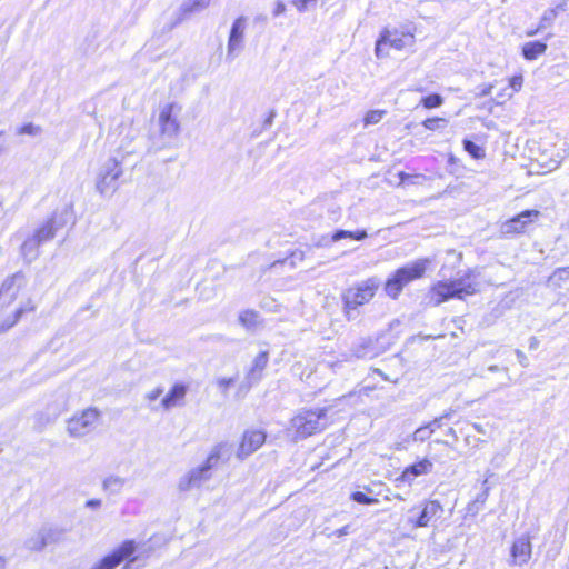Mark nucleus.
I'll return each mask as SVG.
<instances>
[{
    "label": "nucleus",
    "mask_w": 569,
    "mask_h": 569,
    "mask_svg": "<svg viewBox=\"0 0 569 569\" xmlns=\"http://www.w3.org/2000/svg\"><path fill=\"white\" fill-rule=\"evenodd\" d=\"M476 271L471 270L455 280L438 281L429 291V302L433 306H439L452 298L463 299L466 296L475 295L479 291V283L476 281Z\"/></svg>",
    "instance_id": "1"
},
{
    "label": "nucleus",
    "mask_w": 569,
    "mask_h": 569,
    "mask_svg": "<svg viewBox=\"0 0 569 569\" xmlns=\"http://www.w3.org/2000/svg\"><path fill=\"white\" fill-rule=\"evenodd\" d=\"M226 447L227 445L224 443L214 446L202 465L194 467L184 473L178 481L179 491L186 492L200 488L204 482L210 480L212 477V470L217 467Z\"/></svg>",
    "instance_id": "2"
},
{
    "label": "nucleus",
    "mask_w": 569,
    "mask_h": 569,
    "mask_svg": "<svg viewBox=\"0 0 569 569\" xmlns=\"http://www.w3.org/2000/svg\"><path fill=\"white\" fill-rule=\"evenodd\" d=\"M380 281L376 277L356 282L347 288L342 295L343 311L348 319L353 318L352 313L360 307L368 303L376 295Z\"/></svg>",
    "instance_id": "3"
},
{
    "label": "nucleus",
    "mask_w": 569,
    "mask_h": 569,
    "mask_svg": "<svg viewBox=\"0 0 569 569\" xmlns=\"http://www.w3.org/2000/svg\"><path fill=\"white\" fill-rule=\"evenodd\" d=\"M428 264V259H419L397 269L385 283L387 296L397 299L407 284L423 277Z\"/></svg>",
    "instance_id": "4"
},
{
    "label": "nucleus",
    "mask_w": 569,
    "mask_h": 569,
    "mask_svg": "<svg viewBox=\"0 0 569 569\" xmlns=\"http://www.w3.org/2000/svg\"><path fill=\"white\" fill-rule=\"evenodd\" d=\"M327 426L325 409L302 410L296 415L290 427L296 431L298 438H307L323 430Z\"/></svg>",
    "instance_id": "5"
},
{
    "label": "nucleus",
    "mask_w": 569,
    "mask_h": 569,
    "mask_svg": "<svg viewBox=\"0 0 569 569\" xmlns=\"http://www.w3.org/2000/svg\"><path fill=\"white\" fill-rule=\"evenodd\" d=\"M176 104L169 103L162 107L159 112V137L157 141L153 142L157 148L170 146L179 134L180 123L178 121V113L180 109L176 112Z\"/></svg>",
    "instance_id": "6"
},
{
    "label": "nucleus",
    "mask_w": 569,
    "mask_h": 569,
    "mask_svg": "<svg viewBox=\"0 0 569 569\" xmlns=\"http://www.w3.org/2000/svg\"><path fill=\"white\" fill-rule=\"evenodd\" d=\"M100 411L97 408H87L76 412L67 420V432L71 438H83L98 427Z\"/></svg>",
    "instance_id": "7"
},
{
    "label": "nucleus",
    "mask_w": 569,
    "mask_h": 569,
    "mask_svg": "<svg viewBox=\"0 0 569 569\" xmlns=\"http://www.w3.org/2000/svg\"><path fill=\"white\" fill-rule=\"evenodd\" d=\"M122 176L120 162L111 158L101 167L97 180L96 189L101 196L112 194L118 189V179Z\"/></svg>",
    "instance_id": "8"
},
{
    "label": "nucleus",
    "mask_w": 569,
    "mask_h": 569,
    "mask_svg": "<svg viewBox=\"0 0 569 569\" xmlns=\"http://www.w3.org/2000/svg\"><path fill=\"white\" fill-rule=\"evenodd\" d=\"M247 29V18L244 16L238 17L230 30L228 44H227V60L233 61L234 58L242 51L244 47V33Z\"/></svg>",
    "instance_id": "9"
},
{
    "label": "nucleus",
    "mask_w": 569,
    "mask_h": 569,
    "mask_svg": "<svg viewBox=\"0 0 569 569\" xmlns=\"http://www.w3.org/2000/svg\"><path fill=\"white\" fill-rule=\"evenodd\" d=\"M136 551V543L133 540L124 541L119 548L112 551V553L102 558L91 569H114L122 561L131 557Z\"/></svg>",
    "instance_id": "10"
},
{
    "label": "nucleus",
    "mask_w": 569,
    "mask_h": 569,
    "mask_svg": "<svg viewBox=\"0 0 569 569\" xmlns=\"http://www.w3.org/2000/svg\"><path fill=\"white\" fill-rule=\"evenodd\" d=\"M266 438V432L259 429L244 431L237 451V457L242 460L252 455L264 443Z\"/></svg>",
    "instance_id": "11"
},
{
    "label": "nucleus",
    "mask_w": 569,
    "mask_h": 569,
    "mask_svg": "<svg viewBox=\"0 0 569 569\" xmlns=\"http://www.w3.org/2000/svg\"><path fill=\"white\" fill-rule=\"evenodd\" d=\"M540 216L538 210H525L516 217L507 220L501 226V232L506 236L521 233L526 227Z\"/></svg>",
    "instance_id": "12"
},
{
    "label": "nucleus",
    "mask_w": 569,
    "mask_h": 569,
    "mask_svg": "<svg viewBox=\"0 0 569 569\" xmlns=\"http://www.w3.org/2000/svg\"><path fill=\"white\" fill-rule=\"evenodd\" d=\"M22 280L20 273L7 278L0 288V306L2 308L10 306L18 297L20 290L19 281Z\"/></svg>",
    "instance_id": "13"
},
{
    "label": "nucleus",
    "mask_w": 569,
    "mask_h": 569,
    "mask_svg": "<svg viewBox=\"0 0 569 569\" xmlns=\"http://www.w3.org/2000/svg\"><path fill=\"white\" fill-rule=\"evenodd\" d=\"M57 540V532L49 527L40 528L34 535L29 537L24 545L31 551H40L47 545L52 543Z\"/></svg>",
    "instance_id": "14"
},
{
    "label": "nucleus",
    "mask_w": 569,
    "mask_h": 569,
    "mask_svg": "<svg viewBox=\"0 0 569 569\" xmlns=\"http://www.w3.org/2000/svg\"><path fill=\"white\" fill-rule=\"evenodd\" d=\"M532 547L528 536H521L515 540L511 547L513 563L522 566L531 558Z\"/></svg>",
    "instance_id": "15"
},
{
    "label": "nucleus",
    "mask_w": 569,
    "mask_h": 569,
    "mask_svg": "<svg viewBox=\"0 0 569 569\" xmlns=\"http://www.w3.org/2000/svg\"><path fill=\"white\" fill-rule=\"evenodd\" d=\"M188 387L184 383L177 382L172 386L169 392L162 398L161 406L164 410H170L174 407L183 405Z\"/></svg>",
    "instance_id": "16"
},
{
    "label": "nucleus",
    "mask_w": 569,
    "mask_h": 569,
    "mask_svg": "<svg viewBox=\"0 0 569 569\" xmlns=\"http://www.w3.org/2000/svg\"><path fill=\"white\" fill-rule=\"evenodd\" d=\"M432 470V462L428 459H422L409 467H407L401 476L397 478V481L408 482L411 483L415 478L428 475Z\"/></svg>",
    "instance_id": "17"
},
{
    "label": "nucleus",
    "mask_w": 569,
    "mask_h": 569,
    "mask_svg": "<svg viewBox=\"0 0 569 569\" xmlns=\"http://www.w3.org/2000/svg\"><path fill=\"white\" fill-rule=\"evenodd\" d=\"M441 511V505L436 500H431L425 503L417 520L409 519V521L413 527H427Z\"/></svg>",
    "instance_id": "18"
},
{
    "label": "nucleus",
    "mask_w": 569,
    "mask_h": 569,
    "mask_svg": "<svg viewBox=\"0 0 569 569\" xmlns=\"http://www.w3.org/2000/svg\"><path fill=\"white\" fill-rule=\"evenodd\" d=\"M58 230L54 217L47 219L42 224L34 229L32 237L43 244L54 238Z\"/></svg>",
    "instance_id": "19"
},
{
    "label": "nucleus",
    "mask_w": 569,
    "mask_h": 569,
    "mask_svg": "<svg viewBox=\"0 0 569 569\" xmlns=\"http://www.w3.org/2000/svg\"><path fill=\"white\" fill-rule=\"evenodd\" d=\"M268 363V352L267 351H262L260 352L253 360V366L252 368L250 369V371L248 372L247 375V386L246 388L249 389L252 383H256L257 381L260 380L261 378V373L263 371V369L266 368Z\"/></svg>",
    "instance_id": "20"
},
{
    "label": "nucleus",
    "mask_w": 569,
    "mask_h": 569,
    "mask_svg": "<svg viewBox=\"0 0 569 569\" xmlns=\"http://www.w3.org/2000/svg\"><path fill=\"white\" fill-rule=\"evenodd\" d=\"M39 240H37L31 234L23 241L20 248L21 256L23 260L28 263L34 261L39 256Z\"/></svg>",
    "instance_id": "21"
},
{
    "label": "nucleus",
    "mask_w": 569,
    "mask_h": 569,
    "mask_svg": "<svg viewBox=\"0 0 569 569\" xmlns=\"http://www.w3.org/2000/svg\"><path fill=\"white\" fill-rule=\"evenodd\" d=\"M239 322L248 330H254L262 326V319L258 311L247 309L240 312Z\"/></svg>",
    "instance_id": "22"
},
{
    "label": "nucleus",
    "mask_w": 569,
    "mask_h": 569,
    "mask_svg": "<svg viewBox=\"0 0 569 569\" xmlns=\"http://www.w3.org/2000/svg\"><path fill=\"white\" fill-rule=\"evenodd\" d=\"M34 309V303L31 300H28L23 306L16 310L12 317L7 318L2 323H0V332H4L12 328L23 313L31 312Z\"/></svg>",
    "instance_id": "23"
},
{
    "label": "nucleus",
    "mask_w": 569,
    "mask_h": 569,
    "mask_svg": "<svg viewBox=\"0 0 569 569\" xmlns=\"http://www.w3.org/2000/svg\"><path fill=\"white\" fill-rule=\"evenodd\" d=\"M547 50V44L540 41L526 42L522 46V56L526 60H535L543 54Z\"/></svg>",
    "instance_id": "24"
},
{
    "label": "nucleus",
    "mask_w": 569,
    "mask_h": 569,
    "mask_svg": "<svg viewBox=\"0 0 569 569\" xmlns=\"http://www.w3.org/2000/svg\"><path fill=\"white\" fill-rule=\"evenodd\" d=\"M126 483V479L118 476L107 477L102 482V488L110 495H119Z\"/></svg>",
    "instance_id": "25"
},
{
    "label": "nucleus",
    "mask_w": 569,
    "mask_h": 569,
    "mask_svg": "<svg viewBox=\"0 0 569 569\" xmlns=\"http://www.w3.org/2000/svg\"><path fill=\"white\" fill-rule=\"evenodd\" d=\"M367 237H368V234H367L366 230L348 231V230L340 229L332 233L331 241L338 242L345 238H351L357 241H361V240L366 239Z\"/></svg>",
    "instance_id": "26"
},
{
    "label": "nucleus",
    "mask_w": 569,
    "mask_h": 569,
    "mask_svg": "<svg viewBox=\"0 0 569 569\" xmlns=\"http://www.w3.org/2000/svg\"><path fill=\"white\" fill-rule=\"evenodd\" d=\"M488 479L483 480V489L477 495L475 500L468 505V511L477 513L480 510V506L485 505L488 499L490 488L487 486Z\"/></svg>",
    "instance_id": "27"
},
{
    "label": "nucleus",
    "mask_w": 569,
    "mask_h": 569,
    "mask_svg": "<svg viewBox=\"0 0 569 569\" xmlns=\"http://www.w3.org/2000/svg\"><path fill=\"white\" fill-rule=\"evenodd\" d=\"M381 32H387L388 47L395 48L397 50H402L407 46L403 34H398L397 31L391 32L388 29H383Z\"/></svg>",
    "instance_id": "28"
},
{
    "label": "nucleus",
    "mask_w": 569,
    "mask_h": 569,
    "mask_svg": "<svg viewBox=\"0 0 569 569\" xmlns=\"http://www.w3.org/2000/svg\"><path fill=\"white\" fill-rule=\"evenodd\" d=\"M211 0H189L183 3L181 10L183 13L198 12L206 9L210 4Z\"/></svg>",
    "instance_id": "29"
},
{
    "label": "nucleus",
    "mask_w": 569,
    "mask_h": 569,
    "mask_svg": "<svg viewBox=\"0 0 569 569\" xmlns=\"http://www.w3.org/2000/svg\"><path fill=\"white\" fill-rule=\"evenodd\" d=\"M352 352L356 358L372 357L373 351H372V347H371V341L362 340L359 346L353 348Z\"/></svg>",
    "instance_id": "30"
},
{
    "label": "nucleus",
    "mask_w": 569,
    "mask_h": 569,
    "mask_svg": "<svg viewBox=\"0 0 569 569\" xmlns=\"http://www.w3.org/2000/svg\"><path fill=\"white\" fill-rule=\"evenodd\" d=\"M387 32H381L375 48V54L378 59H383L389 56V52L386 50L387 44Z\"/></svg>",
    "instance_id": "31"
},
{
    "label": "nucleus",
    "mask_w": 569,
    "mask_h": 569,
    "mask_svg": "<svg viewBox=\"0 0 569 569\" xmlns=\"http://www.w3.org/2000/svg\"><path fill=\"white\" fill-rule=\"evenodd\" d=\"M569 279V267L567 268H558L555 270V272L550 276L549 281L556 286L561 287L562 282Z\"/></svg>",
    "instance_id": "32"
},
{
    "label": "nucleus",
    "mask_w": 569,
    "mask_h": 569,
    "mask_svg": "<svg viewBox=\"0 0 569 569\" xmlns=\"http://www.w3.org/2000/svg\"><path fill=\"white\" fill-rule=\"evenodd\" d=\"M463 148L475 159H481L485 157V150L471 140L465 139Z\"/></svg>",
    "instance_id": "33"
},
{
    "label": "nucleus",
    "mask_w": 569,
    "mask_h": 569,
    "mask_svg": "<svg viewBox=\"0 0 569 569\" xmlns=\"http://www.w3.org/2000/svg\"><path fill=\"white\" fill-rule=\"evenodd\" d=\"M385 114H386L385 110L368 111L363 119L365 127L379 123L382 120V118L385 117Z\"/></svg>",
    "instance_id": "34"
},
{
    "label": "nucleus",
    "mask_w": 569,
    "mask_h": 569,
    "mask_svg": "<svg viewBox=\"0 0 569 569\" xmlns=\"http://www.w3.org/2000/svg\"><path fill=\"white\" fill-rule=\"evenodd\" d=\"M421 103L425 108L432 109V108L440 107L443 103V99L440 94L432 93V94H429V96L422 98Z\"/></svg>",
    "instance_id": "35"
},
{
    "label": "nucleus",
    "mask_w": 569,
    "mask_h": 569,
    "mask_svg": "<svg viewBox=\"0 0 569 569\" xmlns=\"http://www.w3.org/2000/svg\"><path fill=\"white\" fill-rule=\"evenodd\" d=\"M422 124L426 129L435 131L445 128L447 120L443 118H428L422 122Z\"/></svg>",
    "instance_id": "36"
},
{
    "label": "nucleus",
    "mask_w": 569,
    "mask_h": 569,
    "mask_svg": "<svg viewBox=\"0 0 569 569\" xmlns=\"http://www.w3.org/2000/svg\"><path fill=\"white\" fill-rule=\"evenodd\" d=\"M432 433H433V428H430V426L428 423L426 426H422V427L418 428L413 432V440L422 442V441L429 439Z\"/></svg>",
    "instance_id": "37"
},
{
    "label": "nucleus",
    "mask_w": 569,
    "mask_h": 569,
    "mask_svg": "<svg viewBox=\"0 0 569 569\" xmlns=\"http://www.w3.org/2000/svg\"><path fill=\"white\" fill-rule=\"evenodd\" d=\"M260 307L268 312H279L280 305L272 297H263Z\"/></svg>",
    "instance_id": "38"
},
{
    "label": "nucleus",
    "mask_w": 569,
    "mask_h": 569,
    "mask_svg": "<svg viewBox=\"0 0 569 569\" xmlns=\"http://www.w3.org/2000/svg\"><path fill=\"white\" fill-rule=\"evenodd\" d=\"M557 18L556 10L548 9L543 12L540 22H539V29H545L555 22Z\"/></svg>",
    "instance_id": "39"
},
{
    "label": "nucleus",
    "mask_w": 569,
    "mask_h": 569,
    "mask_svg": "<svg viewBox=\"0 0 569 569\" xmlns=\"http://www.w3.org/2000/svg\"><path fill=\"white\" fill-rule=\"evenodd\" d=\"M18 134L38 136L41 133V128L33 123H27L17 129Z\"/></svg>",
    "instance_id": "40"
},
{
    "label": "nucleus",
    "mask_w": 569,
    "mask_h": 569,
    "mask_svg": "<svg viewBox=\"0 0 569 569\" xmlns=\"http://www.w3.org/2000/svg\"><path fill=\"white\" fill-rule=\"evenodd\" d=\"M351 499L358 503L362 505H373L378 502V499L368 497L366 493L361 491H356L351 495Z\"/></svg>",
    "instance_id": "41"
},
{
    "label": "nucleus",
    "mask_w": 569,
    "mask_h": 569,
    "mask_svg": "<svg viewBox=\"0 0 569 569\" xmlns=\"http://www.w3.org/2000/svg\"><path fill=\"white\" fill-rule=\"evenodd\" d=\"M236 381L234 378H218L217 385L221 389L222 393L226 396L228 388Z\"/></svg>",
    "instance_id": "42"
},
{
    "label": "nucleus",
    "mask_w": 569,
    "mask_h": 569,
    "mask_svg": "<svg viewBox=\"0 0 569 569\" xmlns=\"http://www.w3.org/2000/svg\"><path fill=\"white\" fill-rule=\"evenodd\" d=\"M318 0H293V6L298 9V11H306L310 4H315Z\"/></svg>",
    "instance_id": "43"
},
{
    "label": "nucleus",
    "mask_w": 569,
    "mask_h": 569,
    "mask_svg": "<svg viewBox=\"0 0 569 569\" xmlns=\"http://www.w3.org/2000/svg\"><path fill=\"white\" fill-rule=\"evenodd\" d=\"M162 393H163V388L157 387V388L150 390L149 392H147L144 398H146V400L152 402V401L157 400Z\"/></svg>",
    "instance_id": "44"
},
{
    "label": "nucleus",
    "mask_w": 569,
    "mask_h": 569,
    "mask_svg": "<svg viewBox=\"0 0 569 569\" xmlns=\"http://www.w3.org/2000/svg\"><path fill=\"white\" fill-rule=\"evenodd\" d=\"M522 82H523L522 76H513L510 79V87L513 89V91H519L522 87Z\"/></svg>",
    "instance_id": "45"
},
{
    "label": "nucleus",
    "mask_w": 569,
    "mask_h": 569,
    "mask_svg": "<svg viewBox=\"0 0 569 569\" xmlns=\"http://www.w3.org/2000/svg\"><path fill=\"white\" fill-rule=\"evenodd\" d=\"M449 418V413H446L441 417L435 418L431 422H429L430 428H433V431L436 428H440L442 426L443 419Z\"/></svg>",
    "instance_id": "46"
},
{
    "label": "nucleus",
    "mask_w": 569,
    "mask_h": 569,
    "mask_svg": "<svg viewBox=\"0 0 569 569\" xmlns=\"http://www.w3.org/2000/svg\"><path fill=\"white\" fill-rule=\"evenodd\" d=\"M286 11V4L282 1H277L273 10V16L278 17Z\"/></svg>",
    "instance_id": "47"
},
{
    "label": "nucleus",
    "mask_w": 569,
    "mask_h": 569,
    "mask_svg": "<svg viewBox=\"0 0 569 569\" xmlns=\"http://www.w3.org/2000/svg\"><path fill=\"white\" fill-rule=\"evenodd\" d=\"M492 88H493L492 84L483 86V87L480 88V90L477 93V96H479V97H487V96H489L491 93Z\"/></svg>",
    "instance_id": "48"
},
{
    "label": "nucleus",
    "mask_w": 569,
    "mask_h": 569,
    "mask_svg": "<svg viewBox=\"0 0 569 569\" xmlns=\"http://www.w3.org/2000/svg\"><path fill=\"white\" fill-rule=\"evenodd\" d=\"M516 356H517V359L520 362V365L523 366V367H527V357L523 353V351L517 349L516 350Z\"/></svg>",
    "instance_id": "49"
},
{
    "label": "nucleus",
    "mask_w": 569,
    "mask_h": 569,
    "mask_svg": "<svg viewBox=\"0 0 569 569\" xmlns=\"http://www.w3.org/2000/svg\"><path fill=\"white\" fill-rule=\"evenodd\" d=\"M349 529H350V526L346 525L342 528L336 530L332 535L336 536V537H342V536H346V535H348L350 532Z\"/></svg>",
    "instance_id": "50"
},
{
    "label": "nucleus",
    "mask_w": 569,
    "mask_h": 569,
    "mask_svg": "<svg viewBox=\"0 0 569 569\" xmlns=\"http://www.w3.org/2000/svg\"><path fill=\"white\" fill-rule=\"evenodd\" d=\"M567 1L562 0L560 3H558L555 8H551V10H556V14L558 16L559 12H563L567 10Z\"/></svg>",
    "instance_id": "51"
},
{
    "label": "nucleus",
    "mask_w": 569,
    "mask_h": 569,
    "mask_svg": "<svg viewBox=\"0 0 569 569\" xmlns=\"http://www.w3.org/2000/svg\"><path fill=\"white\" fill-rule=\"evenodd\" d=\"M101 506V500L99 499H90L86 502V507L91 509H98Z\"/></svg>",
    "instance_id": "52"
},
{
    "label": "nucleus",
    "mask_w": 569,
    "mask_h": 569,
    "mask_svg": "<svg viewBox=\"0 0 569 569\" xmlns=\"http://www.w3.org/2000/svg\"><path fill=\"white\" fill-rule=\"evenodd\" d=\"M121 127L129 128V133L127 134L126 138H129L130 140H132L134 138V136H136V131L131 129V124L127 123V124H122Z\"/></svg>",
    "instance_id": "53"
},
{
    "label": "nucleus",
    "mask_w": 569,
    "mask_h": 569,
    "mask_svg": "<svg viewBox=\"0 0 569 569\" xmlns=\"http://www.w3.org/2000/svg\"><path fill=\"white\" fill-rule=\"evenodd\" d=\"M539 345V341L536 337H531L530 338V343H529V348L530 349H536Z\"/></svg>",
    "instance_id": "54"
},
{
    "label": "nucleus",
    "mask_w": 569,
    "mask_h": 569,
    "mask_svg": "<svg viewBox=\"0 0 569 569\" xmlns=\"http://www.w3.org/2000/svg\"><path fill=\"white\" fill-rule=\"evenodd\" d=\"M267 21V16L264 14H258L256 18H254V22H261V23H264Z\"/></svg>",
    "instance_id": "55"
},
{
    "label": "nucleus",
    "mask_w": 569,
    "mask_h": 569,
    "mask_svg": "<svg viewBox=\"0 0 569 569\" xmlns=\"http://www.w3.org/2000/svg\"><path fill=\"white\" fill-rule=\"evenodd\" d=\"M447 435H448V436H450L453 440H457V439H458V436H457V433H456V431H455V429H453V428H449V429L447 430Z\"/></svg>",
    "instance_id": "56"
},
{
    "label": "nucleus",
    "mask_w": 569,
    "mask_h": 569,
    "mask_svg": "<svg viewBox=\"0 0 569 569\" xmlns=\"http://www.w3.org/2000/svg\"><path fill=\"white\" fill-rule=\"evenodd\" d=\"M62 410H63V408H60V409L56 410V411L52 413L51 419H49L48 421H54V420L58 418V416L61 413V411H62Z\"/></svg>",
    "instance_id": "57"
},
{
    "label": "nucleus",
    "mask_w": 569,
    "mask_h": 569,
    "mask_svg": "<svg viewBox=\"0 0 569 569\" xmlns=\"http://www.w3.org/2000/svg\"><path fill=\"white\" fill-rule=\"evenodd\" d=\"M539 30H540L539 27L537 29H535V30H529V31H527V36L528 37H533L535 34L538 33Z\"/></svg>",
    "instance_id": "58"
},
{
    "label": "nucleus",
    "mask_w": 569,
    "mask_h": 569,
    "mask_svg": "<svg viewBox=\"0 0 569 569\" xmlns=\"http://www.w3.org/2000/svg\"><path fill=\"white\" fill-rule=\"evenodd\" d=\"M473 428H475L479 433H483V432H485L483 428H482L480 425H478V423H473Z\"/></svg>",
    "instance_id": "59"
},
{
    "label": "nucleus",
    "mask_w": 569,
    "mask_h": 569,
    "mask_svg": "<svg viewBox=\"0 0 569 569\" xmlns=\"http://www.w3.org/2000/svg\"><path fill=\"white\" fill-rule=\"evenodd\" d=\"M488 370H489V371L495 372V371L500 370V368H499L498 366H490V367L488 368Z\"/></svg>",
    "instance_id": "60"
},
{
    "label": "nucleus",
    "mask_w": 569,
    "mask_h": 569,
    "mask_svg": "<svg viewBox=\"0 0 569 569\" xmlns=\"http://www.w3.org/2000/svg\"><path fill=\"white\" fill-rule=\"evenodd\" d=\"M4 566H6V560L0 557V569H4Z\"/></svg>",
    "instance_id": "61"
},
{
    "label": "nucleus",
    "mask_w": 569,
    "mask_h": 569,
    "mask_svg": "<svg viewBox=\"0 0 569 569\" xmlns=\"http://www.w3.org/2000/svg\"><path fill=\"white\" fill-rule=\"evenodd\" d=\"M375 372H377L378 375L382 376L383 379L388 380V378L386 376H383V373L381 372L380 369H376Z\"/></svg>",
    "instance_id": "62"
},
{
    "label": "nucleus",
    "mask_w": 569,
    "mask_h": 569,
    "mask_svg": "<svg viewBox=\"0 0 569 569\" xmlns=\"http://www.w3.org/2000/svg\"><path fill=\"white\" fill-rule=\"evenodd\" d=\"M502 370L505 371L506 376H507V380L509 381L510 380V377L508 376V368H502Z\"/></svg>",
    "instance_id": "63"
},
{
    "label": "nucleus",
    "mask_w": 569,
    "mask_h": 569,
    "mask_svg": "<svg viewBox=\"0 0 569 569\" xmlns=\"http://www.w3.org/2000/svg\"><path fill=\"white\" fill-rule=\"evenodd\" d=\"M396 498L402 500V497L400 495H397Z\"/></svg>",
    "instance_id": "64"
}]
</instances>
